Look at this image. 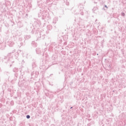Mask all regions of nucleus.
Masks as SVG:
<instances>
[{
    "label": "nucleus",
    "mask_w": 126,
    "mask_h": 126,
    "mask_svg": "<svg viewBox=\"0 0 126 126\" xmlns=\"http://www.w3.org/2000/svg\"><path fill=\"white\" fill-rule=\"evenodd\" d=\"M80 15H83V12H81V13H80Z\"/></svg>",
    "instance_id": "b1692460"
},
{
    "label": "nucleus",
    "mask_w": 126,
    "mask_h": 126,
    "mask_svg": "<svg viewBox=\"0 0 126 126\" xmlns=\"http://www.w3.org/2000/svg\"><path fill=\"white\" fill-rule=\"evenodd\" d=\"M97 9V8H96V7H94L93 9V11L94 12V13H96V11Z\"/></svg>",
    "instance_id": "4468645a"
},
{
    "label": "nucleus",
    "mask_w": 126,
    "mask_h": 126,
    "mask_svg": "<svg viewBox=\"0 0 126 126\" xmlns=\"http://www.w3.org/2000/svg\"><path fill=\"white\" fill-rule=\"evenodd\" d=\"M26 118H27V119H30V115H27V116H26Z\"/></svg>",
    "instance_id": "a211bd4d"
},
{
    "label": "nucleus",
    "mask_w": 126,
    "mask_h": 126,
    "mask_svg": "<svg viewBox=\"0 0 126 126\" xmlns=\"http://www.w3.org/2000/svg\"><path fill=\"white\" fill-rule=\"evenodd\" d=\"M102 9H103V10H107V9H105L104 7L102 8Z\"/></svg>",
    "instance_id": "4be33fe9"
},
{
    "label": "nucleus",
    "mask_w": 126,
    "mask_h": 126,
    "mask_svg": "<svg viewBox=\"0 0 126 126\" xmlns=\"http://www.w3.org/2000/svg\"><path fill=\"white\" fill-rule=\"evenodd\" d=\"M8 61H9V59H8Z\"/></svg>",
    "instance_id": "7c9ffc66"
},
{
    "label": "nucleus",
    "mask_w": 126,
    "mask_h": 126,
    "mask_svg": "<svg viewBox=\"0 0 126 126\" xmlns=\"http://www.w3.org/2000/svg\"><path fill=\"white\" fill-rule=\"evenodd\" d=\"M18 45V46L20 47L23 46V45H24V43L21 41H19Z\"/></svg>",
    "instance_id": "1a4fd4ad"
},
{
    "label": "nucleus",
    "mask_w": 126,
    "mask_h": 126,
    "mask_svg": "<svg viewBox=\"0 0 126 126\" xmlns=\"http://www.w3.org/2000/svg\"><path fill=\"white\" fill-rule=\"evenodd\" d=\"M25 62H24V60H23L22 62V64H24Z\"/></svg>",
    "instance_id": "aec40b11"
},
{
    "label": "nucleus",
    "mask_w": 126,
    "mask_h": 126,
    "mask_svg": "<svg viewBox=\"0 0 126 126\" xmlns=\"http://www.w3.org/2000/svg\"><path fill=\"white\" fill-rule=\"evenodd\" d=\"M36 54L39 56H44V51L41 50L39 48H37L35 50Z\"/></svg>",
    "instance_id": "f03ea898"
},
{
    "label": "nucleus",
    "mask_w": 126,
    "mask_h": 126,
    "mask_svg": "<svg viewBox=\"0 0 126 126\" xmlns=\"http://www.w3.org/2000/svg\"><path fill=\"white\" fill-rule=\"evenodd\" d=\"M121 15H122V16H126V14L124 13V12H122Z\"/></svg>",
    "instance_id": "f3484780"
},
{
    "label": "nucleus",
    "mask_w": 126,
    "mask_h": 126,
    "mask_svg": "<svg viewBox=\"0 0 126 126\" xmlns=\"http://www.w3.org/2000/svg\"><path fill=\"white\" fill-rule=\"evenodd\" d=\"M5 48V43H2L0 44V49L1 50H4Z\"/></svg>",
    "instance_id": "423d86ee"
},
{
    "label": "nucleus",
    "mask_w": 126,
    "mask_h": 126,
    "mask_svg": "<svg viewBox=\"0 0 126 126\" xmlns=\"http://www.w3.org/2000/svg\"><path fill=\"white\" fill-rule=\"evenodd\" d=\"M13 71H14V72H17V71H18V68H16L15 67L13 69Z\"/></svg>",
    "instance_id": "ddd939ff"
},
{
    "label": "nucleus",
    "mask_w": 126,
    "mask_h": 126,
    "mask_svg": "<svg viewBox=\"0 0 126 126\" xmlns=\"http://www.w3.org/2000/svg\"><path fill=\"white\" fill-rule=\"evenodd\" d=\"M72 108H73L72 107H71L70 109H72Z\"/></svg>",
    "instance_id": "c85d7f7f"
},
{
    "label": "nucleus",
    "mask_w": 126,
    "mask_h": 126,
    "mask_svg": "<svg viewBox=\"0 0 126 126\" xmlns=\"http://www.w3.org/2000/svg\"><path fill=\"white\" fill-rule=\"evenodd\" d=\"M51 75H53V74H50V76H51Z\"/></svg>",
    "instance_id": "cd10ccee"
},
{
    "label": "nucleus",
    "mask_w": 126,
    "mask_h": 126,
    "mask_svg": "<svg viewBox=\"0 0 126 126\" xmlns=\"http://www.w3.org/2000/svg\"><path fill=\"white\" fill-rule=\"evenodd\" d=\"M7 45L9 46V47H13V45H14V42L11 40H9L7 42Z\"/></svg>",
    "instance_id": "39448f33"
},
{
    "label": "nucleus",
    "mask_w": 126,
    "mask_h": 126,
    "mask_svg": "<svg viewBox=\"0 0 126 126\" xmlns=\"http://www.w3.org/2000/svg\"><path fill=\"white\" fill-rule=\"evenodd\" d=\"M112 10H114V8H112Z\"/></svg>",
    "instance_id": "a878e982"
},
{
    "label": "nucleus",
    "mask_w": 126,
    "mask_h": 126,
    "mask_svg": "<svg viewBox=\"0 0 126 126\" xmlns=\"http://www.w3.org/2000/svg\"><path fill=\"white\" fill-rule=\"evenodd\" d=\"M74 21H75V22L76 21V19L74 20Z\"/></svg>",
    "instance_id": "bb28decb"
},
{
    "label": "nucleus",
    "mask_w": 126,
    "mask_h": 126,
    "mask_svg": "<svg viewBox=\"0 0 126 126\" xmlns=\"http://www.w3.org/2000/svg\"><path fill=\"white\" fill-rule=\"evenodd\" d=\"M32 69H34L36 66H37V65L36 64V62H33L32 63Z\"/></svg>",
    "instance_id": "9b49d317"
},
{
    "label": "nucleus",
    "mask_w": 126,
    "mask_h": 126,
    "mask_svg": "<svg viewBox=\"0 0 126 126\" xmlns=\"http://www.w3.org/2000/svg\"><path fill=\"white\" fill-rule=\"evenodd\" d=\"M17 77H18V73H14V80H16L17 79Z\"/></svg>",
    "instance_id": "9d476101"
},
{
    "label": "nucleus",
    "mask_w": 126,
    "mask_h": 126,
    "mask_svg": "<svg viewBox=\"0 0 126 126\" xmlns=\"http://www.w3.org/2000/svg\"><path fill=\"white\" fill-rule=\"evenodd\" d=\"M20 71L21 72L22 76H23V74H24V73L27 71V68L25 67L24 66H22L20 68Z\"/></svg>",
    "instance_id": "7ed1b4c3"
},
{
    "label": "nucleus",
    "mask_w": 126,
    "mask_h": 126,
    "mask_svg": "<svg viewBox=\"0 0 126 126\" xmlns=\"http://www.w3.org/2000/svg\"><path fill=\"white\" fill-rule=\"evenodd\" d=\"M40 69H42V70H45L47 69V68H46V66L45 65H42L40 66Z\"/></svg>",
    "instance_id": "6e6552de"
},
{
    "label": "nucleus",
    "mask_w": 126,
    "mask_h": 126,
    "mask_svg": "<svg viewBox=\"0 0 126 126\" xmlns=\"http://www.w3.org/2000/svg\"><path fill=\"white\" fill-rule=\"evenodd\" d=\"M49 28H50L49 29V30H51V29H52V26H48L47 29H49Z\"/></svg>",
    "instance_id": "dca6fc26"
},
{
    "label": "nucleus",
    "mask_w": 126,
    "mask_h": 126,
    "mask_svg": "<svg viewBox=\"0 0 126 126\" xmlns=\"http://www.w3.org/2000/svg\"><path fill=\"white\" fill-rule=\"evenodd\" d=\"M5 74H6V75H9V74H10V73L8 71H6L5 72Z\"/></svg>",
    "instance_id": "2eb2a0df"
},
{
    "label": "nucleus",
    "mask_w": 126,
    "mask_h": 126,
    "mask_svg": "<svg viewBox=\"0 0 126 126\" xmlns=\"http://www.w3.org/2000/svg\"><path fill=\"white\" fill-rule=\"evenodd\" d=\"M57 21H58V18H54L53 21V24H56V23H57Z\"/></svg>",
    "instance_id": "f8f14e48"
},
{
    "label": "nucleus",
    "mask_w": 126,
    "mask_h": 126,
    "mask_svg": "<svg viewBox=\"0 0 126 126\" xmlns=\"http://www.w3.org/2000/svg\"><path fill=\"white\" fill-rule=\"evenodd\" d=\"M32 34H36L37 40H44L45 37H46L44 30L39 32V31L35 30V28H33V29L32 30Z\"/></svg>",
    "instance_id": "f257e3e1"
},
{
    "label": "nucleus",
    "mask_w": 126,
    "mask_h": 126,
    "mask_svg": "<svg viewBox=\"0 0 126 126\" xmlns=\"http://www.w3.org/2000/svg\"><path fill=\"white\" fill-rule=\"evenodd\" d=\"M38 74H39V72L38 71H33L31 73V76L33 78L37 77Z\"/></svg>",
    "instance_id": "20e7f679"
},
{
    "label": "nucleus",
    "mask_w": 126,
    "mask_h": 126,
    "mask_svg": "<svg viewBox=\"0 0 126 126\" xmlns=\"http://www.w3.org/2000/svg\"><path fill=\"white\" fill-rule=\"evenodd\" d=\"M14 52H15V50H13L12 52L10 53V54L13 53Z\"/></svg>",
    "instance_id": "393cba45"
},
{
    "label": "nucleus",
    "mask_w": 126,
    "mask_h": 126,
    "mask_svg": "<svg viewBox=\"0 0 126 126\" xmlns=\"http://www.w3.org/2000/svg\"><path fill=\"white\" fill-rule=\"evenodd\" d=\"M45 94H46V96H48V95H49V93H46Z\"/></svg>",
    "instance_id": "5701e85b"
},
{
    "label": "nucleus",
    "mask_w": 126,
    "mask_h": 126,
    "mask_svg": "<svg viewBox=\"0 0 126 126\" xmlns=\"http://www.w3.org/2000/svg\"><path fill=\"white\" fill-rule=\"evenodd\" d=\"M31 38V35H26L25 36V40H29Z\"/></svg>",
    "instance_id": "0eeeda50"
},
{
    "label": "nucleus",
    "mask_w": 126,
    "mask_h": 126,
    "mask_svg": "<svg viewBox=\"0 0 126 126\" xmlns=\"http://www.w3.org/2000/svg\"><path fill=\"white\" fill-rule=\"evenodd\" d=\"M98 55H99L98 54H97V56H98Z\"/></svg>",
    "instance_id": "c756f323"
},
{
    "label": "nucleus",
    "mask_w": 126,
    "mask_h": 126,
    "mask_svg": "<svg viewBox=\"0 0 126 126\" xmlns=\"http://www.w3.org/2000/svg\"><path fill=\"white\" fill-rule=\"evenodd\" d=\"M104 7H105V8H106V9H108V6L106 5H104Z\"/></svg>",
    "instance_id": "412c9836"
},
{
    "label": "nucleus",
    "mask_w": 126,
    "mask_h": 126,
    "mask_svg": "<svg viewBox=\"0 0 126 126\" xmlns=\"http://www.w3.org/2000/svg\"><path fill=\"white\" fill-rule=\"evenodd\" d=\"M15 56H16V57H18V56H19V54L18 53V52L15 53Z\"/></svg>",
    "instance_id": "6ab92c4d"
}]
</instances>
